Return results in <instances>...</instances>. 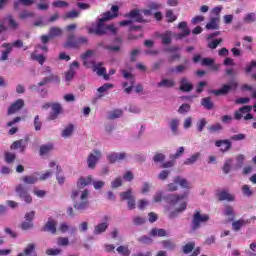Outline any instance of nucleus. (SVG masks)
Segmentation results:
<instances>
[{
	"label": "nucleus",
	"mask_w": 256,
	"mask_h": 256,
	"mask_svg": "<svg viewBox=\"0 0 256 256\" xmlns=\"http://www.w3.org/2000/svg\"><path fill=\"white\" fill-rule=\"evenodd\" d=\"M10 149L12 150L20 149V153H25L27 149V140L20 139V140L14 141L11 144Z\"/></svg>",
	"instance_id": "f3484780"
},
{
	"label": "nucleus",
	"mask_w": 256,
	"mask_h": 256,
	"mask_svg": "<svg viewBox=\"0 0 256 256\" xmlns=\"http://www.w3.org/2000/svg\"><path fill=\"white\" fill-rule=\"evenodd\" d=\"M128 17L130 19H134L136 23H145V19H143V14L141 13L140 10L134 9L132 10L129 14Z\"/></svg>",
	"instance_id": "412c9836"
},
{
	"label": "nucleus",
	"mask_w": 256,
	"mask_h": 256,
	"mask_svg": "<svg viewBox=\"0 0 256 256\" xmlns=\"http://www.w3.org/2000/svg\"><path fill=\"white\" fill-rule=\"evenodd\" d=\"M185 153V147L180 146L175 154H171L169 157L170 159H179V157H183V154Z\"/></svg>",
	"instance_id": "603ef678"
},
{
	"label": "nucleus",
	"mask_w": 256,
	"mask_h": 256,
	"mask_svg": "<svg viewBox=\"0 0 256 256\" xmlns=\"http://www.w3.org/2000/svg\"><path fill=\"white\" fill-rule=\"evenodd\" d=\"M93 183V176H88V177H80L78 182H77V187L78 189H83L87 187V185H91Z\"/></svg>",
	"instance_id": "5701e85b"
},
{
	"label": "nucleus",
	"mask_w": 256,
	"mask_h": 256,
	"mask_svg": "<svg viewBox=\"0 0 256 256\" xmlns=\"http://www.w3.org/2000/svg\"><path fill=\"white\" fill-rule=\"evenodd\" d=\"M165 154L163 153H156L153 157L154 163H163L165 161Z\"/></svg>",
	"instance_id": "0e129e2a"
},
{
	"label": "nucleus",
	"mask_w": 256,
	"mask_h": 256,
	"mask_svg": "<svg viewBox=\"0 0 256 256\" xmlns=\"http://www.w3.org/2000/svg\"><path fill=\"white\" fill-rule=\"evenodd\" d=\"M161 245L164 249H168V251H173L175 250V247H177V245H175L171 240H164L161 242Z\"/></svg>",
	"instance_id": "a19ab883"
},
{
	"label": "nucleus",
	"mask_w": 256,
	"mask_h": 256,
	"mask_svg": "<svg viewBox=\"0 0 256 256\" xmlns=\"http://www.w3.org/2000/svg\"><path fill=\"white\" fill-rule=\"evenodd\" d=\"M207 221H209V215L196 211L192 217L191 231H197L201 227V223H207Z\"/></svg>",
	"instance_id": "20e7f679"
},
{
	"label": "nucleus",
	"mask_w": 256,
	"mask_h": 256,
	"mask_svg": "<svg viewBox=\"0 0 256 256\" xmlns=\"http://www.w3.org/2000/svg\"><path fill=\"white\" fill-rule=\"evenodd\" d=\"M119 17V6L113 5L111 11H107L101 15L98 19V24L95 28H90L89 33H95V35H117V27L114 24H105V21H111Z\"/></svg>",
	"instance_id": "f257e3e1"
},
{
	"label": "nucleus",
	"mask_w": 256,
	"mask_h": 256,
	"mask_svg": "<svg viewBox=\"0 0 256 256\" xmlns=\"http://www.w3.org/2000/svg\"><path fill=\"white\" fill-rule=\"evenodd\" d=\"M247 223H249V221L243 219L234 221L232 222V229L234 231H239V229H241V227H243L244 225H247Z\"/></svg>",
	"instance_id": "4c0bfd02"
},
{
	"label": "nucleus",
	"mask_w": 256,
	"mask_h": 256,
	"mask_svg": "<svg viewBox=\"0 0 256 256\" xmlns=\"http://www.w3.org/2000/svg\"><path fill=\"white\" fill-rule=\"evenodd\" d=\"M75 131V126L73 124H69L64 130L62 131V137L64 139H68V137H71L73 135V132Z\"/></svg>",
	"instance_id": "f704fd0d"
},
{
	"label": "nucleus",
	"mask_w": 256,
	"mask_h": 256,
	"mask_svg": "<svg viewBox=\"0 0 256 256\" xmlns=\"http://www.w3.org/2000/svg\"><path fill=\"white\" fill-rule=\"evenodd\" d=\"M15 192L17 193L21 201H24L27 205L33 203V198L31 197V194H29V191L27 190V187H25V185L18 184L15 188Z\"/></svg>",
	"instance_id": "39448f33"
},
{
	"label": "nucleus",
	"mask_w": 256,
	"mask_h": 256,
	"mask_svg": "<svg viewBox=\"0 0 256 256\" xmlns=\"http://www.w3.org/2000/svg\"><path fill=\"white\" fill-rule=\"evenodd\" d=\"M174 183H178L182 189H191V184L181 176H175Z\"/></svg>",
	"instance_id": "b1692460"
},
{
	"label": "nucleus",
	"mask_w": 256,
	"mask_h": 256,
	"mask_svg": "<svg viewBox=\"0 0 256 256\" xmlns=\"http://www.w3.org/2000/svg\"><path fill=\"white\" fill-rule=\"evenodd\" d=\"M24 105H25V101H23V99L16 100L8 108V115H14V113H17V111H20V109H23Z\"/></svg>",
	"instance_id": "f8f14e48"
},
{
	"label": "nucleus",
	"mask_w": 256,
	"mask_h": 256,
	"mask_svg": "<svg viewBox=\"0 0 256 256\" xmlns=\"http://www.w3.org/2000/svg\"><path fill=\"white\" fill-rule=\"evenodd\" d=\"M178 29L182 31L176 34V39L178 40L185 39V37H189V35H191V30L187 27V22H180L178 24Z\"/></svg>",
	"instance_id": "1a4fd4ad"
},
{
	"label": "nucleus",
	"mask_w": 256,
	"mask_h": 256,
	"mask_svg": "<svg viewBox=\"0 0 256 256\" xmlns=\"http://www.w3.org/2000/svg\"><path fill=\"white\" fill-rule=\"evenodd\" d=\"M43 230L55 235V233H57V221L53 218H48Z\"/></svg>",
	"instance_id": "dca6fc26"
},
{
	"label": "nucleus",
	"mask_w": 256,
	"mask_h": 256,
	"mask_svg": "<svg viewBox=\"0 0 256 256\" xmlns=\"http://www.w3.org/2000/svg\"><path fill=\"white\" fill-rule=\"evenodd\" d=\"M116 251L119 253L121 256H130L131 251L129 250L128 246H119Z\"/></svg>",
	"instance_id": "49530a36"
},
{
	"label": "nucleus",
	"mask_w": 256,
	"mask_h": 256,
	"mask_svg": "<svg viewBox=\"0 0 256 256\" xmlns=\"http://www.w3.org/2000/svg\"><path fill=\"white\" fill-rule=\"evenodd\" d=\"M193 249H195V242H190L183 246V253H185V255H189V253H191Z\"/></svg>",
	"instance_id": "4d7b16f0"
},
{
	"label": "nucleus",
	"mask_w": 256,
	"mask_h": 256,
	"mask_svg": "<svg viewBox=\"0 0 256 256\" xmlns=\"http://www.w3.org/2000/svg\"><path fill=\"white\" fill-rule=\"evenodd\" d=\"M135 196H133V190L128 189L125 192L120 193V199L122 201H129L130 199H133Z\"/></svg>",
	"instance_id": "58836bf2"
},
{
	"label": "nucleus",
	"mask_w": 256,
	"mask_h": 256,
	"mask_svg": "<svg viewBox=\"0 0 256 256\" xmlns=\"http://www.w3.org/2000/svg\"><path fill=\"white\" fill-rule=\"evenodd\" d=\"M52 7H56L58 9H63V7H69V3L63 1V0H58L52 3Z\"/></svg>",
	"instance_id": "052dcab7"
},
{
	"label": "nucleus",
	"mask_w": 256,
	"mask_h": 256,
	"mask_svg": "<svg viewBox=\"0 0 256 256\" xmlns=\"http://www.w3.org/2000/svg\"><path fill=\"white\" fill-rule=\"evenodd\" d=\"M15 159H17V156L14 153L11 152H6L5 153V162L10 164L13 163V161H15Z\"/></svg>",
	"instance_id": "680f3d73"
},
{
	"label": "nucleus",
	"mask_w": 256,
	"mask_h": 256,
	"mask_svg": "<svg viewBox=\"0 0 256 256\" xmlns=\"http://www.w3.org/2000/svg\"><path fill=\"white\" fill-rule=\"evenodd\" d=\"M251 111H253V106H243L234 112V119L241 121L243 115H245V113H251Z\"/></svg>",
	"instance_id": "ddd939ff"
},
{
	"label": "nucleus",
	"mask_w": 256,
	"mask_h": 256,
	"mask_svg": "<svg viewBox=\"0 0 256 256\" xmlns=\"http://www.w3.org/2000/svg\"><path fill=\"white\" fill-rule=\"evenodd\" d=\"M206 29L208 31L219 29V17L211 18L210 22L206 24Z\"/></svg>",
	"instance_id": "c85d7f7f"
},
{
	"label": "nucleus",
	"mask_w": 256,
	"mask_h": 256,
	"mask_svg": "<svg viewBox=\"0 0 256 256\" xmlns=\"http://www.w3.org/2000/svg\"><path fill=\"white\" fill-rule=\"evenodd\" d=\"M179 83H180V91H182L183 93H189L190 91H193V84L189 82V79H187V77L181 78Z\"/></svg>",
	"instance_id": "a211bd4d"
},
{
	"label": "nucleus",
	"mask_w": 256,
	"mask_h": 256,
	"mask_svg": "<svg viewBox=\"0 0 256 256\" xmlns=\"http://www.w3.org/2000/svg\"><path fill=\"white\" fill-rule=\"evenodd\" d=\"M109 89H113V84L105 83L101 87L97 89L98 93H105V91H109Z\"/></svg>",
	"instance_id": "69168bd1"
},
{
	"label": "nucleus",
	"mask_w": 256,
	"mask_h": 256,
	"mask_svg": "<svg viewBox=\"0 0 256 256\" xmlns=\"http://www.w3.org/2000/svg\"><path fill=\"white\" fill-rule=\"evenodd\" d=\"M163 45L171 44V31H168L161 35Z\"/></svg>",
	"instance_id": "5fc2aeb1"
},
{
	"label": "nucleus",
	"mask_w": 256,
	"mask_h": 256,
	"mask_svg": "<svg viewBox=\"0 0 256 256\" xmlns=\"http://www.w3.org/2000/svg\"><path fill=\"white\" fill-rule=\"evenodd\" d=\"M52 111L50 112L49 119L51 121H55L59 115H61V104L59 103H52L51 107Z\"/></svg>",
	"instance_id": "6ab92c4d"
},
{
	"label": "nucleus",
	"mask_w": 256,
	"mask_h": 256,
	"mask_svg": "<svg viewBox=\"0 0 256 256\" xmlns=\"http://www.w3.org/2000/svg\"><path fill=\"white\" fill-rule=\"evenodd\" d=\"M77 69H79V62L74 61L69 67V70L66 72L65 75V81L69 82L75 77V74L77 73Z\"/></svg>",
	"instance_id": "9b49d317"
},
{
	"label": "nucleus",
	"mask_w": 256,
	"mask_h": 256,
	"mask_svg": "<svg viewBox=\"0 0 256 256\" xmlns=\"http://www.w3.org/2000/svg\"><path fill=\"white\" fill-rule=\"evenodd\" d=\"M200 157H201V153L196 152L193 155H191L189 158L184 160V165H188V166L195 165V162L199 161Z\"/></svg>",
	"instance_id": "c756f323"
},
{
	"label": "nucleus",
	"mask_w": 256,
	"mask_h": 256,
	"mask_svg": "<svg viewBox=\"0 0 256 256\" xmlns=\"http://www.w3.org/2000/svg\"><path fill=\"white\" fill-rule=\"evenodd\" d=\"M109 217L104 216V221L94 227V235H101V233H105L107 229H109V223H107Z\"/></svg>",
	"instance_id": "4468645a"
},
{
	"label": "nucleus",
	"mask_w": 256,
	"mask_h": 256,
	"mask_svg": "<svg viewBox=\"0 0 256 256\" xmlns=\"http://www.w3.org/2000/svg\"><path fill=\"white\" fill-rule=\"evenodd\" d=\"M189 195V192H184L183 194H166L163 197V201L167 203L168 205H171L172 207H175L177 203L180 201H183L184 199H187V196Z\"/></svg>",
	"instance_id": "423d86ee"
},
{
	"label": "nucleus",
	"mask_w": 256,
	"mask_h": 256,
	"mask_svg": "<svg viewBox=\"0 0 256 256\" xmlns=\"http://www.w3.org/2000/svg\"><path fill=\"white\" fill-rule=\"evenodd\" d=\"M244 23L250 24L255 23L256 21V13L255 12H249L247 13L243 18Z\"/></svg>",
	"instance_id": "ea45409f"
},
{
	"label": "nucleus",
	"mask_w": 256,
	"mask_h": 256,
	"mask_svg": "<svg viewBox=\"0 0 256 256\" xmlns=\"http://www.w3.org/2000/svg\"><path fill=\"white\" fill-rule=\"evenodd\" d=\"M187 209V202L183 201L180 203V207L176 208L174 211L169 213V219H175V217H179V213H183Z\"/></svg>",
	"instance_id": "4be33fe9"
},
{
	"label": "nucleus",
	"mask_w": 256,
	"mask_h": 256,
	"mask_svg": "<svg viewBox=\"0 0 256 256\" xmlns=\"http://www.w3.org/2000/svg\"><path fill=\"white\" fill-rule=\"evenodd\" d=\"M57 245H59V247H67L69 246V238L67 237H59L57 240Z\"/></svg>",
	"instance_id": "e2e57ef3"
},
{
	"label": "nucleus",
	"mask_w": 256,
	"mask_h": 256,
	"mask_svg": "<svg viewBox=\"0 0 256 256\" xmlns=\"http://www.w3.org/2000/svg\"><path fill=\"white\" fill-rule=\"evenodd\" d=\"M209 133H217L219 131H223V126L220 123H216L210 127H208Z\"/></svg>",
	"instance_id": "6e6d98bb"
},
{
	"label": "nucleus",
	"mask_w": 256,
	"mask_h": 256,
	"mask_svg": "<svg viewBox=\"0 0 256 256\" xmlns=\"http://www.w3.org/2000/svg\"><path fill=\"white\" fill-rule=\"evenodd\" d=\"M38 176H39L38 173H35L34 175H31V176H24L22 178V181L26 185H35V183H37V181H39Z\"/></svg>",
	"instance_id": "cd10ccee"
},
{
	"label": "nucleus",
	"mask_w": 256,
	"mask_h": 256,
	"mask_svg": "<svg viewBox=\"0 0 256 256\" xmlns=\"http://www.w3.org/2000/svg\"><path fill=\"white\" fill-rule=\"evenodd\" d=\"M179 119L177 118H173L170 123H169V127L173 133V135H179Z\"/></svg>",
	"instance_id": "7c9ffc66"
},
{
	"label": "nucleus",
	"mask_w": 256,
	"mask_h": 256,
	"mask_svg": "<svg viewBox=\"0 0 256 256\" xmlns=\"http://www.w3.org/2000/svg\"><path fill=\"white\" fill-rule=\"evenodd\" d=\"M169 175H171V171L170 170H162L159 174H158V179L160 181H167V179L169 178Z\"/></svg>",
	"instance_id": "13d9d810"
},
{
	"label": "nucleus",
	"mask_w": 256,
	"mask_h": 256,
	"mask_svg": "<svg viewBox=\"0 0 256 256\" xmlns=\"http://www.w3.org/2000/svg\"><path fill=\"white\" fill-rule=\"evenodd\" d=\"M207 126V119L202 118L196 122L197 131L203 133V129Z\"/></svg>",
	"instance_id": "a18cd8bd"
},
{
	"label": "nucleus",
	"mask_w": 256,
	"mask_h": 256,
	"mask_svg": "<svg viewBox=\"0 0 256 256\" xmlns=\"http://www.w3.org/2000/svg\"><path fill=\"white\" fill-rule=\"evenodd\" d=\"M149 235L150 237H167V230L163 228H152Z\"/></svg>",
	"instance_id": "a878e982"
},
{
	"label": "nucleus",
	"mask_w": 256,
	"mask_h": 256,
	"mask_svg": "<svg viewBox=\"0 0 256 256\" xmlns=\"http://www.w3.org/2000/svg\"><path fill=\"white\" fill-rule=\"evenodd\" d=\"M157 87H159V88L165 87L166 89H171V88L175 87V81H173V79L164 78L160 82L157 83Z\"/></svg>",
	"instance_id": "bb28decb"
},
{
	"label": "nucleus",
	"mask_w": 256,
	"mask_h": 256,
	"mask_svg": "<svg viewBox=\"0 0 256 256\" xmlns=\"http://www.w3.org/2000/svg\"><path fill=\"white\" fill-rule=\"evenodd\" d=\"M201 105L204 109H207V111H211V109L215 107V104L211 101V97L202 98Z\"/></svg>",
	"instance_id": "2f4dec72"
},
{
	"label": "nucleus",
	"mask_w": 256,
	"mask_h": 256,
	"mask_svg": "<svg viewBox=\"0 0 256 256\" xmlns=\"http://www.w3.org/2000/svg\"><path fill=\"white\" fill-rule=\"evenodd\" d=\"M231 165H233V159L231 158L226 159L224 162V166L222 168V171L225 175H228V173H230Z\"/></svg>",
	"instance_id": "79ce46f5"
},
{
	"label": "nucleus",
	"mask_w": 256,
	"mask_h": 256,
	"mask_svg": "<svg viewBox=\"0 0 256 256\" xmlns=\"http://www.w3.org/2000/svg\"><path fill=\"white\" fill-rule=\"evenodd\" d=\"M88 39L85 36L75 39V34H69L66 43H64L65 49H77L81 45H87Z\"/></svg>",
	"instance_id": "7ed1b4c3"
},
{
	"label": "nucleus",
	"mask_w": 256,
	"mask_h": 256,
	"mask_svg": "<svg viewBox=\"0 0 256 256\" xmlns=\"http://www.w3.org/2000/svg\"><path fill=\"white\" fill-rule=\"evenodd\" d=\"M166 18L168 19L169 23H173V21H177V17L173 13V10L166 11Z\"/></svg>",
	"instance_id": "774afa93"
},
{
	"label": "nucleus",
	"mask_w": 256,
	"mask_h": 256,
	"mask_svg": "<svg viewBox=\"0 0 256 256\" xmlns=\"http://www.w3.org/2000/svg\"><path fill=\"white\" fill-rule=\"evenodd\" d=\"M101 157H103V153L100 150H93L87 158L88 168L93 169L96 167L97 163L101 160Z\"/></svg>",
	"instance_id": "0eeeda50"
},
{
	"label": "nucleus",
	"mask_w": 256,
	"mask_h": 256,
	"mask_svg": "<svg viewBox=\"0 0 256 256\" xmlns=\"http://www.w3.org/2000/svg\"><path fill=\"white\" fill-rule=\"evenodd\" d=\"M62 34H63V30H61V28L51 27L48 35H50L51 38L53 39V37H59V35H62Z\"/></svg>",
	"instance_id": "de8ad7c7"
},
{
	"label": "nucleus",
	"mask_w": 256,
	"mask_h": 256,
	"mask_svg": "<svg viewBox=\"0 0 256 256\" xmlns=\"http://www.w3.org/2000/svg\"><path fill=\"white\" fill-rule=\"evenodd\" d=\"M256 70V61L252 60L249 64L246 65L245 67V73L246 75H249L253 73V71Z\"/></svg>",
	"instance_id": "3c124183"
},
{
	"label": "nucleus",
	"mask_w": 256,
	"mask_h": 256,
	"mask_svg": "<svg viewBox=\"0 0 256 256\" xmlns=\"http://www.w3.org/2000/svg\"><path fill=\"white\" fill-rule=\"evenodd\" d=\"M37 51H34L31 53V59L32 61H37V63H39V65H44L46 58L43 54H37Z\"/></svg>",
	"instance_id": "473e14b6"
},
{
	"label": "nucleus",
	"mask_w": 256,
	"mask_h": 256,
	"mask_svg": "<svg viewBox=\"0 0 256 256\" xmlns=\"http://www.w3.org/2000/svg\"><path fill=\"white\" fill-rule=\"evenodd\" d=\"M122 115H123V111L116 109L109 112L108 119H119L120 117H122Z\"/></svg>",
	"instance_id": "8fccbe9b"
},
{
	"label": "nucleus",
	"mask_w": 256,
	"mask_h": 256,
	"mask_svg": "<svg viewBox=\"0 0 256 256\" xmlns=\"http://www.w3.org/2000/svg\"><path fill=\"white\" fill-rule=\"evenodd\" d=\"M138 243H142L143 245H151L153 243V239L147 235H143L137 238Z\"/></svg>",
	"instance_id": "864d4df0"
},
{
	"label": "nucleus",
	"mask_w": 256,
	"mask_h": 256,
	"mask_svg": "<svg viewBox=\"0 0 256 256\" xmlns=\"http://www.w3.org/2000/svg\"><path fill=\"white\" fill-rule=\"evenodd\" d=\"M237 86V82L233 81L230 84L223 85L222 88L218 90H211L210 93H212V95H216V97H219L220 95H227L231 89H236Z\"/></svg>",
	"instance_id": "6e6552de"
},
{
	"label": "nucleus",
	"mask_w": 256,
	"mask_h": 256,
	"mask_svg": "<svg viewBox=\"0 0 256 256\" xmlns=\"http://www.w3.org/2000/svg\"><path fill=\"white\" fill-rule=\"evenodd\" d=\"M93 71L94 73H97L99 77H104L105 81H109V74H107V69L103 67V62L97 63Z\"/></svg>",
	"instance_id": "2eb2a0df"
},
{
	"label": "nucleus",
	"mask_w": 256,
	"mask_h": 256,
	"mask_svg": "<svg viewBox=\"0 0 256 256\" xmlns=\"http://www.w3.org/2000/svg\"><path fill=\"white\" fill-rule=\"evenodd\" d=\"M55 149V146L53 143H48L40 146V155H48V153H51Z\"/></svg>",
	"instance_id": "72a5a7b5"
},
{
	"label": "nucleus",
	"mask_w": 256,
	"mask_h": 256,
	"mask_svg": "<svg viewBox=\"0 0 256 256\" xmlns=\"http://www.w3.org/2000/svg\"><path fill=\"white\" fill-rule=\"evenodd\" d=\"M4 21L7 23L8 27L10 29H13V31H17V29H19V22H17V20H15V18L13 17V15L8 14L5 18Z\"/></svg>",
	"instance_id": "aec40b11"
},
{
	"label": "nucleus",
	"mask_w": 256,
	"mask_h": 256,
	"mask_svg": "<svg viewBox=\"0 0 256 256\" xmlns=\"http://www.w3.org/2000/svg\"><path fill=\"white\" fill-rule=\"evenodd\" d=\"M126 158H127V153L125 152H121V153L112 152L107 155V159L109 163H117V161H123Z\"/></svg>",
	"instance_id": "9d476101"
},
{
	"label": "nucleus",
	"mask_w": 256,
	"mask_h": 256,
	"mask_svg": "<svg viewBox=\"0 0 256 256\" xmlns=\"http://www.w3.org/2000/svg\"><path fill=\"white\" fill-rule=\"evenodd\" d=\"M122 75L124 79H128V82H123L122 86L127 87V85H135V77L127 70H122Z\"/></svg>",
	"instance_id": "393cba45"
},
{
	"label": "nucleus",
	"mask_w": 256,
	"mask_h": 256,
	"mask_svg": "<svg viewBox=\"0 0 256 256\" xmlns=\"http://www.w3.org/2000/svg\"><path fill=\"white\" fill-rule=\"evenodd\" d=\"M187 69V65L186 64H181V65H178L176 67H171L169 68V73H176L179 74V73H184L185 70Z\"/></svg>",
	"instance_id": "e433bc0d"
},
{
	"label": "nucleus",
	"mask_w": 256,
	"mask_h": 256,
	"mask_svg": "<svg viewBox=\"0 0 256 256\" xmlns=\"http://www.w3.org/2000/svg\"><path fill=\"white\" fill-rule=\"evenodd\" d=\"M31 17H35V13H33L32 11L23 10L19 14V19L21 20L31 19Z\"/></svg>",
	"instance_id": "09e8293b"
},
{
	"label": "nucleus",
	"mask_w": 256,
	"mask_h": 256,
	"mask_svg": "<svg viewBox=\"0 0 256 256\" xmlns=\"http://www.w3.org/2000/svg\"><path fill=\"white\" fill-rule=\"evenodd\" d=\"M223 145L225 147L222 148V151H229V149H231V141H229V140H217L215 142L216 147H223Z\"/></svg>",
	"instance_id": "c9c22d12"
},
{
	"label": "nucleus",
	"mask_w": 256,
	"mask_h": 256,
	"mask_svg": "<svg viewBox=\"0 0 256 256\" xmlns=\"http://www.w3.org/2000/svg\"><path fill=\"white\" fill-rule=\"evenodd\" d=\"M190 111H191V105H189L187 103L182 104L178 109V113H180V115L189 113Z\"/></svg>",
	"instance_id": "bf43d9fd"
},
{
	"label": "nucleus",
	"mask_w": 256,
	"mask_h": 256,
	"mask_svg": "<svg viewBox=\"0 0 256 256\" xmlns=\"http://www.w3.org/2000/svg\"><path fill=\"white\" fill-rule=\"evenodd\" d=\"M223 43V38H217L207 44L208 49H217Z\"/></svg>",
	"instance_id": "37998d69"
},
{
	"label": "nucleus",
	"mask_w": 256,
	"mask_h": 256,
	"mask_svg": "<svg viewBox=\"0 0 256 256\" xmlns=\"http://www.w3.org/2000/svg\"><path fill=\"white\" fill-rule=\"evenodd\" d=\"M71 199L74 203V209L76 211H85L89 209V190H73L71 194Z\"/></svg>",
	"instance_id": "f03ea898"
},
{
	"label": "nucleus",
	"mask_w": 256,
	"mask_h": 256,
	"mask_svg": "<svg viewBox=\"0 0 256 256\" xmlns=\"http://www.w3.org/2000/svg\"><path fill=\"white\" fill-rule=\"evenodd\" d=\"M219 201H233V196L227 193V191H222L218 194Z\"/></svg>",
	"instance_id": "c03bdc74"
},
{
	"label": "nucleus",
	"mask_w": 256,
	"mask_h": 256,
	"mask_svg": "<svg viewBox=\"0 0 256 256\" xmlns=\"http://www.w3.org/2000/svg\"><path fill=\"white\" fill-rule=\"evenodd\" d=\"M34 251H35V244H28L24 250V254L26 256H31V255H33Z\"/></svg>",
	"instance_id": "338daca9"
}]
</instances>
